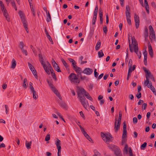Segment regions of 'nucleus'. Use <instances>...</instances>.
<instances>
[{"label":"nucleus","instance_id":"1","mask_svg":"<svg viewBox=\"0 0 156 156\" xmlns=\"http://www.w3.org/2000/svg\"><path fill=\"white\" fill-rule=\"evenodd\" d=\"M79 94L81 95V96H85L86 98L89 100L92 101V98L89 93L87 92L83 88H80L77 92V95Z\"/></svg>","mask_w":156,"mask_h":156},{"label":"nucleus","instance_id":"2","mask_svg":"<svg viewBox=\"0 0 156 156\" xmlns=\"http://www.w3.org/2000/svg\"><path fill=\"white\" fill-rule=\"evenodd\" d=\"M68 79L71 82L78 83H80V81L78 80L77 77L74 73H71L69 76Z\"/></svg>","mask_w":156,"mask_h":156},{"label":"nucleus","instance_id":"3","mask_svg":"<svg viewBox=\"0 0 156 156\" xmlns=\"http://www.w3.org/2000/svg\"><path fill=\"white\" fill-rule=\"evenodd\" d=\"M78 96L84 108L86 109V108L87 107L88 104L87 101H85L86 98L84 96H81V95L79 94H78Z\"/></svg>","mask_w":156,"mask_h":156},{"label":"nucleus","instance_id":"4","mask_svg":"<svg viewBox=\"0 0 156 156\" xmlns=\"http://www.w3.org/2000/svg\"><path fill=\"white\" fill-rule=\"evenodd\" d=\"M133 48L134 51L138 55V58H140L141 57V53L140 51H139L138 44H135Z\"/></svg>","mask_w":156,"mask_h":156},{"label":"nucleus","instance_id":"5","mask_svg":"<svg viewBox=\"0 0 156 156\" xmlns=\"http://www.w3.org/2000/svg\"><path fill=\"white\" fill-rule=\"evenodd\" d=\"M113 140V137L110 133L106 134V136L105 137L104 140L106 143L112 142Z\"/></svg>","mask_w":156,"mask_h":156},{"label":"nucleus","instance_id":"6","mask_svg":"<svg viewBox=\"0 0 156 156\" xmlns=\"http://www.w3.org/2000/svg\"><path fill=\"white\" fill-rule=\"evenodd\" d=\"M93 70L92 69L89 68H86L83 71L82 73L87 75H90L93 73Z\"/></svg>","mask_w":156,"mask_h":156},{"label":"nucleus","instance_id":"7","mask_svg":"<svg viewBox=\"0 0 156 156\" xmlns=\"http://www.w3.org/2000/svg\"><path fill=\"white\" fill-rule=\"evenodd\" d=\"M134 20L135 22L136 27V29H138L140 25V20L138 16L136 14H135Z\"/></svg>","mask_w":156,"mask_h":156},{"label":"nucleus","instance_id":"8","mask_svg":"<svg viewBox=\"0 0 156 156\" xmlns=\"http://www.w3.org/2000/svg\"><path fill=\"white\" fill-rule=\"evenodd\" d=\"M21 21L22 23H23V26L26 30L27 32V33H29V30L28 29L27 27V21L25 19V17L24 18H23L22 19H21Z\"/></svg>","mask_w":156,"mask_h":156},{"label":"nucleus","instance_id":"9","mask_svg":"<svg viewBox=\"0 0 156 156\" xmlns=\"http://www.w3.org/2000/svg\"><path fill=\"white\" fill-rule=\"evenodd\" d=\"M42 65L43 66L44 70H45V72L47 73H49V72L46 69V64L45 62L44 61V59L42 58H41L39 59Z\"/></svg>","mask_w":156,"mask_h":156},{"label":"nucleus","instance_id":"10","mask_svg":"<svg viewBox=\"0 0 156 156\" xmlns=\"http://www.w3.org/2000/svg\"><path fill=\"white\" fill-rule=\"evenodd\" d=\"M148 88H149L153 92L154 94L156 96V91L155 88L152 86V83L151 81L147 85Z\"/></svg>","mask_w":156,"mask_h":156},{"label":"nucleus","instance_id":"11","mask_svg":"<svg viewBox=\"0 0 156 156\" xmlns=\"http://www.w3.org/2000/svg\"><path fill=\"white\" fill-rule=\"evenodd\" d=\"M117 121V119H115V132H117L118 129L120 128V125L121 122H118L117 124H116Z\"/></svg>","mask_w":156,"mask_h":156},{"label":"nucleus","instance_id":"12","mask_svg":"<svg viewBox=\"0 0 156 156\" xmlns=\"http://www.w3.org/2000/svg\"><path fill=\"white\" fill-rule=\"evenodd\" d=\"M149 53L151 57H152L153 55V51L152 47L149 42L148 43Z\"/></svg>","mask_w":156,"mask_h":156},{"label":"nucleus","instance_id":"13","mask_svg":"<svg viewBox=\"0 0 156 156\" xmlns=\"http://www.w3.org/2000/svg\"><path fill=\"white\" fill-rule=\"evenodd\" d=\"M55 144L56 146L57 149L58 150L61 149V141L58 139H57L56 141L55 142Z\"/></svg>","mask_w":156,"mask_h":156},{"label":"nucleus","instance_id":"14","mask_svg":"<svg viewBox=\"0 0 156 156\" xmlns=\"http://www.w3.org/2000/svg\"><path fill=\"white\" fill-rule=\"evenodd\" d=\"M47 81L48 83V84L49 86L50 87L51 89L52 90L53 89H55V87L54 86V85L53 84V81L52 80H51V81H49L47 79Z\"/></svg>","mask_w":156,"mask_h":156},{"label":"nucleus","instance_id":"15","mask_svg":"<svg viewBox=\"0 0 156 156\" xmlns=\"http://www.w3.org/2000/svg\"><path fill=\"white\" fill-rule=\"evenodd\" d=\"M51 20V15L49 12L48 11V13H46V21L47 22L49 23Z\"/></svg>","mask_w":156,"mask_h":156},{"label":"nucleus","instance_id":"16","mask_svg":"<svg viewBox=\"0 0 156 156\" xmlns=\"http://www.w3.org/2000/svg\"><path fill=\"white\" fill-rule=\"evenodd\" d=\"M150 39L151 40V41H152L153 39H155V32L154 31H153V32H150Z\"/></svg>","mask_w":156,"mask_h":156},{"label":"nucleus","instance_id":"17","mask_svg":"<svg viewBox=\"0 0 156 156\" xmlns=\"http://www.w3.org/2000/svg\"><path fill=\"white\" fill-rule=\"evenodd\" d=\"M52 90L54 92V93H55V94L58 97V98L60 99H61V95H60V94L59 92H58V90L55 88V89H53Z\"/></svg>","mask_w":156,"mask_h":156},{"label":"nucleus","instance_id":"18","mask_svg":"<svg viewBox=\"0 0 156 156\" xmlns=\"http://www.w3.org/2000/svg\"><path fill=\"white\" fill-rule=\"evenodd\" d=\"M108 147L110 149L114 151L118 148L117 146L113 144H110L109 145Z\"/></svg>","mask_w":156,"mask_h":156},{"label":"nucleus","instance_id":"19","mask_svg":"<svg viewBox=\"0 0 156 156\" xmlns=\"http://www.w3.org/2000/svg\"><path fill=\"white\" fill-rule=\"evenodd\" d=\"M27 78H25L23 81V86L25 89L27 88L28 86V84L27 83Z\"/></svg>","mask_w":156,"mask_h":156},{"label":"nucleus","instance_id":"20","mask_svg":"<svg viewBox=\"0 0 156 156\" xmlns=\"http://www.w3.org/2000/svg\"><path fill=\"white\" fill-rule=\"evenodd\" d=\"M16 65V62L15 60L13 58L12 60L11 68L14 69Z\"/></svg>","mask_w":156,"mask_h":156},{"label":"nucleus","instance_id":"21","mask_svg":"<svg viewBox=\"0 0 156 156\" xmlns=\"http://www.w3.org/2000/svg\"><path fill=\"white\" fill-rule=\"evenodd\" d=\"M53 67L55 69L57 72H61V71L60 69L59 66L57 64H55L53 66Z\"/></svg>","mask_w":156,"mask_h":156},{"label":"nucleus","instance_id":"22","mask_svg":"<svg viewBox=\"0 0 156 156\" xmlns=\"http://www.w3.org/2000/svg\"><path fill=\"white\" fill-rule=\"evenodd\" d=\"M114 153L117 156L119 154H121V151L120 149L118 148L116 150L114 151Z\"/></svg>","mask_w":156,"mask_h":156},{"label":"nucleus","instance_id":"23","mask_svg":"<svg viewBox=\"0 0 156 156\" xmlns=\"http://www.w3.org/2000/svg\"><path fill=\"white\" fill-rule=\"evenodd\" d=\"M61 61H62V63H63L64 66H65L66 68V69L68 68V67H69V66H68V64L66 62V61L64 60V59L62 58L61 59Z\"/></svg>","mask_w":156,"mask_h":156},{"label":"nucleus","instance_id":"24","mask_svg":"<svg viewBox=\"0 0 156 156\" xmlns=\"http://www.w3.org/2000/svg\"><path fill=\"white\" fill-rule=\"evenodd\" d=\"M136 66L135 65H133V66L132 69V66L130 67H129L128 69V72L131 73L136 68Z\"/></svg>","mask_w":156,"mask_h":156},{"label":"nucleus","instance_id":"25","mask_svg":"<svg viewBox=\"0 0 156 156\" xmlns=\"http://www.w3.org/2000/svg\"><path fill=\"white\" fill-rule=\"evenodd\" d=\"M148 73H149V74L147 75L148 76L147 77L148 79H149V78H150L152 81H154L155 80H154V78L153 77V75L151 74V73L150 72H149Z\"/></svg>","mask_w":156,"mask_h":156},{"label":"nucleus","instance_id":"26","mask_svg":"<svg viewBox=\"0 0 156 156\" xmlns=\"http://www.w3.org/2000/svg\"><path fill=\"white\" fill-rule=\"evenodd\" d=\"M59 105L62 107L64 108H67L66 103L63 101H61L60 102Z\"/></svg>","mask_w":156,"mask_h":156},{"label":"nucleus","instance_id":"27","mask_svg":"<svg viewBox=\"0 0 156 156\" xmlns=\"http://www.w3.org/2000/svg\"><path fill=\"white\" fill-rule=\"evenodd\" d=\"M101 43L100 41H98L96 44L95 46V49L96 51L98 50L101 46Z\"/></svg>","mask_w":156,"mask_h":156},{"label":"nucleus","instance_id":"28","mask_svg":"<svg viewBox=\"0 0 156 156\" xmlns=\"http://www.w3.org/2000/svg\"><path fill=\"white\" fill-rule=\"evenodd\" d=\"M131 40L132 41L131 44L133 45V46H134L135 44H137L136 41L134 36L131 37Z\"/></svg>","mask_w":156,"mask_h":156},{"label":"nucleus","instance_id":"29","mask_svg":"<svg viewBox=\"0 0 156 156\" xmlns=\"http://www.w3.org/2000/svg\"><path fill=\"white\" fill-rule=\"evenodd\" d=\"M31 142H28L27 141H26V146L27 149H29L31 148L30 146L31 145Z\"/></svg>","mask_w":156,"mask_h":156},{"label":"nucleus","instance_id":"30","mask_svg":"<svg viewBox=\"0 0 156 156\" xmlns=\"http://www.w3.org/2000/svg\"><path fill=\"white\" fill-rule=\"evenodd\" d=\"M11 3L12 4V7L14 8L16 10H17V8L16 7V5L15 3V2L14 1H11Z\"/></svg>","mask_w":156,"mask_h":156},{"label":"nucleus","instance_id":"31","mask_svg":"<svg viewBox=\"0 0 156 156\" xmlns=\"http://www.w3.org/2000/svg\"><path fill=\"white\" fill-rule=\"evenodd\" d=\"M97 16L95 15H94L93 16L92 22L93 25H94L95 24L97 18Z\"/></svg>","mask_w":156,"mask_h":156},{"label":"nucleus","instance_id":"32","mask_svg":"<svg viewBox=\"0 0 156 156\" xmlns=\"http://www.w3.org/2000/svg\"><path fill=\"white\" fill-rule=\"evenodd\" d=\"M127 132V130H123L122 133V139H124V138L126 137Z\"/></svg>","mask_w":156,"mask_h":156},{"label":"nucleus","instance_id":"33","mask_svg":"<svg viewBox=\"0 0 156 156\" xmlns=\"http://www.w3.org/2000/svg\"><path fill=\"white\" fill-rule=\"evenodd\" d=\"M46 69L47 71H48L49 72V73H47L48 75L50 74V72L49 71V69H51V68H52L51 65L50 64H48L47 65L46 64Z\"/></svg>","mask_w":156,"mask_h":156},{"label":"nucleus","instance_id":"34","mask_svg":"<svg viewBox=\"0 0 156 156\" xmlns=\"http://www.w3.org/2000/svg\"><path fill=\"white\" fill-rule=\"evenodd\" d=\"M144 35H145V38L146 39L147 38V37L148 35V29L147 28H145V31H144Z\"/></svg>","mask_w":156,"mask_h":156},{"label":"nucleus","instance_id":"35","mask_svg":"<svg viewBox=\"0 0 156 156\" xmlns=\"http://www.w3.org/2000/svg\"><path fill=\"white\" fill-rule=\"evenodd\" d=\"M33 94V98L34 99H37L38 97V95L37 94H36V92L34 90L33 91H32Z\"/></svg>","mask_w":156,"mask_h":156},{"label":"nucleus","instance_id":"36","mask_svg":"<svg viewBox=\"0 0 156 156\" xmlns=\"http://www.w3.org/2000/svg\"><path fill=\"white\" fill-rule=\"evenodd\" d=\"M98 57L100 58L102 57L104 55L102 50H101L98 53Z\"/></svg>","mask_w":156,"mask_h":156},{"label":"nucleus","instance_id":"37","mask_svg":"<svg viewBox=\"0 0 156 156\" xmlns=\"http://www.w3.org/2000/svg\"><path fill=\"white\" fill-rule=\"evenodd\" d=\"M147 145V143L146 142H144L141 145L140 149L142 150H144L145 149V148L146 147Z\"/></svg>","mask_w":156,"mask_h":156},{"label":"nucleus","instance_id":"38","mask_svg":"<svg viewBox=\"0 0 156 156\" xmlns=\"http://www.w3.org/2000/svg\"><path fill=\"white\" fill-rule=\"evenodd\" d=\"M3 15L6 18V20H7V21L8 22H9L10 21V19L8 13H5V14H4Z\"/></svg>","mask_w":156,"mask_h":156},{"label":"nucleus","instance_id":"39","mask_svg":"<svg viewBox=\"0 0 156 156\" xmlns=\"http://www.w3.org/2000/svg\"><path fill=\"white\" fill-rule=\"evenodd\" d=\"M125 13L126 19L131 18L130 11L126 12Z\"/></svg>","mask_w":156,"mask_h":156},{"label":"nucleus","instance_id":"40","mask_svg":"<svg viewBox=\"0 0 156 156\" xmlns=\"http://www.w3.org/2000/svg\"><path fill=\"white\" fill-rule=\"evenodd\" d=\"M77 70L76 71V73L77 74L79 75L80 74H81V73H83L82 70L81 68L80 67H77Z\"/></svg>","mask_w":156,"mask_h":156},{"label":"nucleus","instance_id":"41","mask_svg":"<svg viewBox=\"0 0 156 156\" xmlns=\"http://www.w3.org/2000/svg\"><path fill=\"white\" fill-rule=\"evenodd\" d=\"M19 14L20 16L21 19L25 17V15L22 11H20L19 12Z\"/></svg>","mask_w":156,"mask_h":156},{"label":"nucleus","instance_id":"42","mask_svg":"<svg viewBox=\"0 0 156 156\" xmlns=\"http://www.w3.org/2000/svg\"><path fill=\"white\" fill-rule=\"evenodd\" d=\"M31 71H32L33 74L34 75V76L36 78V77H37V73L36 72V70L34 68V69H31Z\"/></svg>","mask_w":156,"mask_h":156},{"label":"nucleus","instance_id":"43","mask_svg":"<svg viewBox=\"0 0 156 156\" xmlns=\"http://www.w3.org/2000/svg\"><path fill=\"white\" fill-rule=\"evenodd\" d=\"M143 69L144 70V72L146 74L145 76H148L147 75L149 74L148 73H149V72H150L149 71V70H147V69L145 67H143Z\"/></svg>","mask_w":156,"mask_h":156},{"label":"nucleus","instance_id":"44","mask_svg":"<svg viewBox=\"0 0 156 156\" xmlns=\"http://www.w3.org/2000/svg\"><path fill=\"white\" fill-rule=\"evenodd\" d=\"M98 6L97 5L96 6L95 9L94 13V15L97 16L98 12Z\"/></svg>","mask_w":156,"mask_h":156},{"label":"nucleus","instance_id":"45","mask_svg":"<svg viewBox=\"0 0 156 156\" xmlns=\"http://www.w3.org/2000/svg\"><path fill=\"white\" fill-rule=\"evenodd\" d=\"M148 76H145L146 80L144 81V84L146 85H147L150 82V81H149V79L148 78Z\"/></svg>","mask_w":156,"mask_h":156},{"label":"nucleus","instance_id":"46","mask_svg":"<svg viewBox=\"0 0 156 156\" xmlns=\"http://www.w3.org/2000/svg\"><path fill=\"white\" fill-rule=\"evenodd\" d=\"M129 46L130 51L131 52H132L133 51L132 45V44H130V41L129 40Z\"/></svg>","mask_w":156,"mask_h":156},{"label":"nucleus","instance_id":"47","mask_svg":"<svg viewBox=\"0 0 156 156\" xmlns=\"http://www.w3.org/2000/svg\"><path fill=\"white\" fill-rule=\"evenodd\" d=\"M94 156H101V154L96 150L94 151Z\"/></svg>","mask_w":156,"mask_h":156},{"label":"nucleus","instance_id":"48","mask_svg":"<svg viewBox=\"0 0 156 156\" xmlns=\"http://www.w3.org/2000/svg\"><path fill=\"white\" fill-rule=\"evenodd\" d=\"M32 83L30 82L29 83V86L30 87V89L31 91H33L34 90V88L33 87V86H32Z\"/></svg>","mask_w":156,"mask_h":156},{"label":"nucleus","instance_id":"49","mask_svg":"<svg viewBox=\"0 0 156 156\" xmlns=\"http://www.w3.org/2000/svg\"><path fill=\"white\" fill-rule=\"evenodd\" d=\"M132 60L131 59H130L129 60L128 66L129 67L132 66Z\"/></svg>","mask_w":156,"mask_h":156},{"label":"nucleus","instance_id":"50","mask_svg":"<svg viewBox=\"0 0 156 156\" xmlns=\"http://www.w3.org/2000/svg\"><path fill=\"white\" fill-rule=\"evenodd\" d=\"M50 139V135L49 134H47L45 137V140L48 141Z\"/></svg>","mask_w":156,"mask_h":156},{"label":"nucleus","instance_id":"51","mask_svg":"<svg viewBox=\"0 0 156 156\" xmlns=\"http://www.w3.org/2000/svg\"><path fill=\"white\" fill-rule=\"evenodd\" d=\"M103 16H102L101 14L100 15V16H99L100 17V23L101 24H102L103 22Z\"/></svg>","mask_w":156,"mask_h":156},{"label":"nucleus","instance_id":"52","mask_svg":"<svg viewBox=\"0 0 156 156\" xmlns=\"http://www.w3.org/2000/svg\"><path fill=\"white\" fill-rule=\"evenodd\" d=\"M122 116V114L120 113L119 112V116L118 120H117L118 122H121V119Z\"/></svg>","mask_w":156,"mask_h":156},{"label":"nucleus","instance_id":"53","mask_svg":"<svg viewBox=\"0 0 156 156\" xmlns=\"http://www.w3.org/2000/svg\"><path fill=\"white\" fill-rule=\"evenodd\" d=\"M30 8H31V11L32 12V13L33 15V16H35V12H34L35 9L33 7V6L32 7L31 6H31H30Z\"/></svg>","mask_w":156,"mask_h":156},{"label":"nucleus","instance_id":"54","mask_svg":"<svg viewBox=\"0 0 156 156\" xmlns=\"http://www.w3.org/2000/svg\"><path fill=\"white\" fill-rule=\"evenodd\" d=\"M138 93L136 94V97L138 99H140L141 97V94L140 92H138Z\"/></svg>","mask_w":156,"mask_h":156},{"label":"nucleus","instance_id":"55","mask_svg":"<svg viewBox=\"0 0 156 156\" xmlns=\"http://www.w3.org/2000/svg\"><path fill=\"white\" fill-rule=\"evenodd\" d=\"M104 32L106 34L107 32V27L106 25H105L103 28Z\"/></svg>","mask_w":156,"mask_h":156},{"label":"nucleus","instance_id":"56","mask_svg":"<svg viewBox=\"0 0 156 156\" xmlns=\"http://www.w3.org/2000/svg\"><path fill=\"white\" fill-rule=\"evenodd\" d=\"M147 57H144V64L145 66H147Z\"/></svg>","mask_w":156,"mask_h":156},{"label":"nucleus","instance_id":"57","mask_svg":"<svg viewBox=\"0 0 156 156\" xmlns=\"http://www.w3.org/2000/svg\"><path fill=\"white\" fill-rule=\"evenodd\" d=\"M97 69H95L94 70V76L95 77L97 78L98 75V73L96 72Z\"/></svg>","mask_w":156,"mask_h":156},{"label":"nucleus","instance_id":"58","mask_svg":"<svg viewBox=\"0 0 156 156\" xmlns=\"http://www.w3.org/2000/svg\"><path fill=\"white\" fill-rule=\"evenodd\" d=\"M130 18H131L126 19L128 24L129 25H131L132 24Z\"/></svg>","mask_w":156,"mask_h":156},{"label":"nucleus","instance_id":"59","mask_svg":"<svg viewBox=\"0 0 156 156\" xmlns=\"http://www.w3.org/2000/svg\"><path fill=\"white\" fill-rule=\"evenodd\" d=\"M28 65L29 67L30 68V70H31V69H34V68L33 66H32L31 63L28 62Z\"/></svg>","mask_w":156,"mask_h":156},{"label":"nucleus","instance_id":"60","mask_svg":"<svg viewBox=\"0 0 156 156\" xmlns=\"http://www.w3.org/2000/svg\"><path fill=\"white\" fill-rule=\"evenodd\" d=\"M123 124V130H126V125L125 123V122H124Z\"/></svg>","mask_w":156,"mask_h":156},{"label":"nucleus","instance_id":"61","mask_svg":"<svg viewBox=\"0 0 156 156\" xmlns=\"http://www.w3.org/2000/svg\"><path fill=\"white\" fill-rule=\"evenodd\" d=\"M101 136L102 137V139L104 140L105 139V137L106 136V135L104 133L102 132L101 133Z\"/></svg>","mask_w":156,"mask_h":156},{"label":"nucleus","instance_id":"62","mask_svg":"<svg viewBox=\"0 0 156 156\" xmlns=\"http://www.w3.org/2000/svg\"><path fill=\"white\" fill-rule=\"evenodd\" d=\"M105 15L106 17V23L107 24H108L109 22L108 16L107 13H106Z\"/></svg>","mask_w":156,"mask_h":156},{"label":"nucleus","instance_id":"63","mask_svg":"<svg viewBox=\"0 0 156 156\" xmlns=\"http://www.w3.org/2000/svg\"><path fill=\"white\" fill-rule=\"evenodd\" d=\"M137 122V119L136 117H134L133 119V122L134 123L136 124Z\"/></svg>","mask_w":156,"mask_h":156},{"label":"nucleus","instance_id":"64","mask_svg":"<svg viewBox=\"0 0 156 156\" xmlns=\"http://www.w3.org/2000/svg\"><path fill=\"white\" fill-rule=\"evenodd\" d=\"M81 131L83 133V134L85 136H86L87 135H88L84 129H83V130H82Z\"/></svg>","mask_w":156,"mask_h":156}]
</instances>
